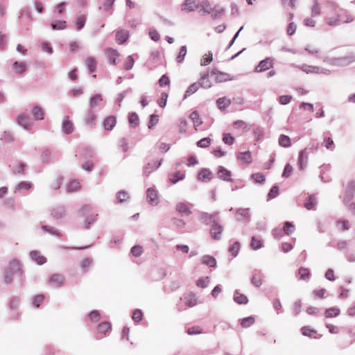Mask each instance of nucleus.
I'll list each match as a JSON object with an SVG mask.
<instances>
[{"mask_svg":"<svg viewBox=\"0 0 355 355\" xmlns=\"http://www.w3.org/2000/svg\"><path fill=\"white\" fill-rule=\"evenodd\" d=\"M21 270V266L19 261L15 260L10 261L5 270L4 282L7 284L11 283L13 280V277L19 273Z\"/></svg>","mask_w":355,"mask_h":355,"instance_id":"obj_2","label":"nucleus"},{"mask_svg":"<svg viewBox=\"0 0 355 355\" xmlns=\"http://www.w3.org/2000/svg\"><path fill=\"white\" fill-rule=\"evenodd\" d=\"M17 121L18 125H21L25 130L30 129L32 125L30 116L24 114H19Z\"/></svg>","mask_w":355,"mask_h":355,"instance_id":"obj_14","label":"nucleus"},{"mask_svg":"<svg viewBox=\"0 0 355 355\" xmlns=\"http://www.w3.org/2000/svg\"><path fill=\"white\" fill-rule=\"evenodd\" d=\"M199 4L198 0H185L184 3L182 5V10L190 12L196 10Z\"/></svg>","mask_w":355,"mask_h":355,"instance_id":"obj_18","label":"nucleus"},{"mask_svg":"<svg viewBox=\"0 0 355 355\" xmlns=\"http://www.w3.org/2000/svg\"><path fill=\"white\" fill-rule=\"evenodd\" d=\"M42 230L53 236H61L60 233L59 232V231L57 229L50 227V226L43 225V226H42Z\"/></svg>","mask_w":355,"mask_h":355,"instance_id":"obj_51","label":"nucleus"},{"mask_svg":"<svg viewBox=\"0 0 355 355\" xmlns=\"http://www.w3.org/2000/svg\"><path fill=\"white\" fill-rule=\"evenodd\" d=\"M240 250V243L239 242H235L230 247L229 251L231 252L233 257H236L238 255Z\"/></svg>","mask_w":355,"mask_h":355,"instance_id":"obj_63","label":"nucleus"},{"mask_svg":"<svg viewBox=\"0 0 355 355\" xmlns=\"http://www.w3.org/2000/svg\"><path fill=\"white\" fill-rule=\"evenodd\" d=\"M26 63L24 61L17 62L13 63V69L16 73L21 74L26 70Z\"/></svg>","mask_w":355,"mask_h":355,"instance_id":"obj_30","label":"nucleus"},{"mask_svg":"<svg viewBox=\"0 0 355 355\" xmlns=\"http://www.w3.org/2000/svg\"><path fill=\"white\" fill-rule=\"evenodd\" d=\"M213 61V53L211 51H209L208 54H205L203 56L202 60H200L201 66H207Z\"/></svg>","mask_w":355,"mask_h":355,"instance_id":"obj_52","label":"nucleus"},{"mask_svg":"<svg viewBox=\"0 0 355 355\" xmlns=\"http://www.w3.org/2000/svg\"><path fill=\"white\" fill-rule=\"evenodd\" d=\"M254 322H255L254 318L252 316H248V317L243 318L241 320V325L243 328H248V327L252 326V324H254Z\"/></svg>","mask_w":355,"mask_h":355,"instance_id":"obj_45","label":"nucleus"},{"mask_svg":"<svg viewBox=\"0 0 355 355\" xmlns=\"http://www.w3.org/2000/svg\"><path fill=\"white\" fill-rule=\"evenodd\" d=\"M87 20L86 15L85 14L79 15L77 16L75 24L76 30L79 31L84 28Z\"/></svg>","mask_w":355,"mask_h":355,"instance_id":"obj_32","label":"nucleus"},{"mask_svg":"<svg viewBox=\"0 0 355 355\" xmlns=\"http://www.w3.org/2000/svg\"><path fill=\"white\" fill-rule=\"evenodd\" d=\"M211 75L215 76V80L217 83H223L232 79L230 74L221 72L216 69H212Z\"/></svg>","mask_w":355,"mask_h":355,"instance_id":"obj_13","label":"nucleus"},{"mask_svg":"<svg viewBox=\"0 0 355 355\" xmlns=\"http://www.w3.org/2000/svg\"><path fill=\"white\" fill-rule=\"evenodd\" d=\"M199 84L198 83H193L192 85H189L187 90L186 91V93L184 94V99L187 98L191 94L195 93L198 91L199 89Z\"/></svg>","mask_w":355,"mask_h":355,"instance_id":"obj_46","label":"nucleus"},{"mask_svg":"<svg viewBox=\"0 0 355 355\" xmlns=\"http://www.w3.org/2000/svg\"><path fill=\"white\" fill-rule=\"evenodd\" d=\"M129 37V32L126 29H120L117 31L116 38L119 44H121L126 42Z\"/></svg>","mask_w":355,"mask_h":355,"instance_id":"obj_22","label":"nucleus"},{"mask_svg":"<svg viewBox=\"0 0 355 355\" xmlns=\"http://www.w3.org/2000/svg\"><path fill=\"white\" fill-rule=\"evenodd\" d=\"M233 300L239 304H246L248 302V297L239 292L234 293Z\"/></svg>","mask_w":355,"mask_h":355,"instance_id":"obj_34","label":"nucleus"},{"mask_svg":"<svg viewBox=\"0 0 355 355\" xmlns=\"http://www.w3.org/2000/svg\"><path fill=\"white\" fill-rule=\"evenodd\" d=\"M41 49L43 52L47 53L49 55L52 54L53 52V48L51 47L50 43L48 42H42L41 43Z\"/></svg>","mask_w":355,"mask_h":355,"instance_id":"obj_60","label":"nucleus"},{"mask_svg":"<svg viewBox=\"0 0 355 355\" xmlns=\"http://www.w3.org/2000/svg\"><path fill=\"white\" fill-rule=\"evenodd\" d=\"M252 180H254L257 183H263L266 181V178L261 173H255L251 175Z\"/></svg>","mask_w":355,"mask_h":355,"instance_id":"obj_57","label":"nucleus"},{"mask_svg":"<svg viewBox=\"0 0 355 355\" xmlns=\"http://www.w3.org/2000/svg\"><path fill=\"white\" fill-rule=\"evenodd\" d=\"M223 232V225L218 223V220H214V223L211 224V229H209V234H211L212 238L215 240H220L222 237Z\"/></svg>","mask_w":355,"mask_h":355,"instance_id":"obj_5","label":"nucleus"},{"mask_svg":"<svg viewBox=\"0 0 355 355\" xmlns=\"http://www.w3.org/2000/svg\"><path fill=\"white\" fill-rule=\"evenodd\" d=\"M237 157L247 164H250L252 162V157L249 150L239 153Z\"/></svg>","mask_w":355,"mask_h":355,"instance_id":"obj_33","label":"nucleus"},{"mask_svg":"<svg viewBox=\"0 0 355 355\" xmlns=\"http://www.w3.org/2000/svg\"><path fill=\"white\" fill-rule=\"evenodd\" d=\"M198 178L200 181H209L211 179V172L204 168L198 173Z\"/></svg>","mask_w":355,"mask_h":355,"instance_id":"obj_38","label":"nucleus"},{"mask_svg":"<svg viewBox=\"0 0 355 355\" xmlns=\"http://www.w3.org/2000/svg\"><path fill=\"white\" fill-rule=\"evenodd\" d=\"M96 115L92 110H89L85 116V123L87 125H93Z\"/></svg>","mask_w":355,"mask_h":355,"instance_id":"obj_35","label":"nucleus"},{"mask_svg":"<svg viewBox=\"0 0 355 355\" xmlns=\"http://www.w3.org/2000/svg\"><path fill=\"white\" fill-rule=\"evenodd\" d=\"M350 223L347 220H339L337 221V228L341 231H345L350 229Z\"/></svg>","mask_w":355,"mask_h":355,"instance_id":"obj_44","label":"nucleus"},{"mask_svg":"<svg viewBox=\"0 0 355 355\" xmlns=\"http://www.w3.org/2000/svg\"><path fill=\"white\" fill-rule=\"evenodd\" d=\"M65 277L60 274H53L50 276L49 279V285L53 288L60 287L64 283Z\"/></svg>","mask_w":355,"mask_h":355,"instance_id":"obj_9","label":"nucleus"},{"mask_svg":"<svg viewBox=\"0 0 355 355\" xmlns=\"http://www.w3.org/2000/svg\"><path fill=\"white\" fill-rule=\"evenodd\" d=\"M231 172L223 166H220L219 170H218V177L224 181L231 182Z\"/></svg>","mask_w":355,"mask_h":355,"instance_id":"obj_24","label":"nucleus"},{"mask_svg":"<svg viewBox=\"0 0 355 355\" xmlns=\"http://www.w3.org/2000/svg\"><path fill=\"white\" fill-rule=\"evenodd\" d=\"M171 223L173 225L176 227L178 230L183 229L186 225V222L183 220L174 217L171 219Z\"/></svg>","mask_w":355,"mask_h":355,"instance_id":"obj_47","label":"nucleus"},{"mask_svg":"<svg viewBox=\"0 0 355 355\" xmlns=\"http://www.w3.org/2000/svg\"><path fill=\"white\" fill-rule=\"evenodd\" d=\"M33 184L31 182L28 181H21L19 182L15 188L14 189V192L21 193L26 191H28L32 188Z\"/></svg>","mask_w":355,"mask_h":355,"instance_id":"obj_19","label":"nucleus"},{"mask_svg":"<svg viewBox=\"0 0 355 355\" xmlns=\"http://www.w3.org/2000/svg\"><path fill=\"white\" fill-rule=\"evenodd\" d=\"M182 300H184L186 305L189 307L195 306L198 304V300L196 295L193 293L187 294Z\"/></svg>","mask_w":355,"mask_h":355,"instance_id":"obj_21","label":"nucleus"},{"mask_svg":"<svg viewBox=\"0 0 355 355\" xmlns=\"http://www.w3.org/2000/svg\"><path fill=\"white\" fill-rule=\"evenodd\" d=\"M340 314V310L338 308H328L325 311V316L327 318L337 317Z\"/></svg>","mask_w":355,"mask_h":355,"instance_id":"obj_55","label":"nucleus"},{"mask_svg":"<svg viewBox=\"0 0 355 355\" xmlns=\"http://www.w3.org/2000/svg\"><path fill=\"white\" fill-rule=\"evenodd\" d=\"M116 124V119L114 116H107L104 119L103 127L105 130H111Z\"/></svg>","mask_w":355,"mask_h":355,"instance_id":"obj_25","label":"nucleus"},{"mask_svg":"<svg viewBox=\"0 0 355 355\" xmlns=\"http://www.w3.org/2000/svg\"><path fill=\"white\" fill-rule=\"evenodd\" d=\"M295 227L291 222L286 221L284 225V231L287 235L291 234L294 232Z\"/></svg>","mask_w":355,"mask_h":355,"instance_id":"obj_62","label":"nucleus"},{"mask_svg":"<svg viewBox=\"0 0 355 355\" xmlns=\"http://www.w3.org/2000/svg\"><path fill=\"white\" fill-rule=\"evenodd\" d=\"M315 204H316L315 198L312 196H309L307 198V200H305L304 205L306 209L311 210L313 208V206Z\"/></svg>","mask_w":355,"mask_h":355,"instance_id":"obj_59","label":"nucleus"},{"mask_svg":"<svg viewBox=\"0 0 355 355\" xmlns=\"http://www.w3.org/2000/svg\"><path fill=\"white\" fill-rule=\"evenodd\" d=\"M80 184L77 180H71L67 184V192H74L79 189Z\"/></svg>","mask_w":355,"mask_h":355,"instance_id":"obj_49","label":"nucleus"},{"mask_svg":"<svg viewBox=\"0 0 355 355\" xmlns=\"http://www.w3.org/2000/svg\"><path fill=\"white\" fill-rule=\"evenodd\" d=\"M187 53V48L186 45H183L180 47V52L178 55L177 56L176 60L178 62L180 63L183 61Z\"/></svg>","mask_w":355,"mask_h":355,"instance_id":"obj_54","label":"nucleus"},{"mask_svg":"<svg viewBox=\"0 0 355 355\" xmlns=\"http://www.w3.org/2000/svg\"><path fill=\"white\" fill-rule=\"evenodd\" d=\"M199 220L204 224L214 223V221H218V212L209 214L207 212H200L199 214Z\"/></svg>","mask_w":355,"mask_h":355,"instance_id":"obj_7","label":"nucleus"},{"mask_svg":"<svg viewBox=\"0 0 355 355\" xmlns=\"http://www.w3.org/2000/svg\"><path fill=\"white\" fill-rule=\"evenodd\" d=\"M128 121L130 125L133 127H136L139 125V117L135 112L129 114Z\"/></svg>","mask_w":355,"mask_h":355,"instance_id":"obj_53","label":"nucleus"},{"mask_svg":"<svg viewBox=\"0 0 355 355\" xmlns=\"http://www.w3.org/2000/svg\"><path fill=\"white\" fill-rule=\"evenodd\" d=\"M308 155L307 148L302 150L299 153L298 157V165L300 170H303L308 163Z\"/></svg>","mask_w":355,"mask_h":355,"instance_id":"obj_15","label":"nucleus"},{"mask_svg":"<svg viewBox=\"0 0 355 355\" xmlns=\"http://www.w3.org/2000/svg\"><path fill=\"white\" fill-rule=\"evenodd\" d=\"M50 213L53 218L59 220L65 217L66 209L62 205H58L52 207Z\"/></svg>","mask_w":355,"mask_h":355,"instance_id":"obj_10","label":"nucleus"},{"mask_svg":"<svg viewBox=\"0 0 355 355\" xmlns=\"http://www.w3.org/2000/svg\"><path fill=\"white\" fill-rule=\"evenodd\" d=\"M162 160H152L144 166V174L148 176L151 173L157 170L162 165Z\"/></svg>","mask_w":355,"mask_h":355,"instance_id":"obj_11","label":"nucleus"},{"mask_svg":"<svg viewBox=\"0 0 355 355\" xmlns=\"http://www.w3.org/2000/svg\"><path fill=\"white\" fill-rule=\"evenodd\" d=\"M176 210L182 216H189L191 211L189 209V205L186 202H179L176 205Z\"/></svg>","mask_w":355,"mask_h":355,"instance_id":"obj_23","label":"nucleus"},{"mask_svg":"<svg viewBox=\"0 0 355 355\" xmlns=\"http://www.w3.org/2000/svg\"><path fill=\"white\" fill-rule=\"evenodd\" d=\"M250 246L252 250H257L262 247L261 241L256 236H252Z\"/></svg>","mask_w":355,"mask_h":355,"instance_id":"obj_50","label":"nucleus"},{"mask_svg":"<svg viewBox=\"0 0 355 355\" xmlns=\"http://www.w3.org/2000/svg\"><path fill=\"white\" fill-rule=\"evenodd\" d=\"M200 82L198 83L200 86L204 88H209L211 87V82L209 80V73L205 72L200 74Z\"/></svg>","mask_w":355,"mask_h":355,"instance_id":"obj_27","label":"nucleus"},{"mask_svg":"<svg viewBox=\"0 0 355 355\" xmlns=\"http://www.w3.org/2000/svg\"><path fill=\"white\" fill-rule=\"evenodd\" d=\"M189 118L191 119V121L193 122V124H194L196 129H197V127L198 125H201L202 121L200 119L199 114L197 111H193L190 114Z\"/></svg>","mask_w":355,"mask_h":355,"instance_id":"obj_41","label":"nucleus"},{"mask_svg":"<svg viewBox=\"0 0 355 355\" xmlns=\"http://www.w3.org/2000/svg\"><path fill=\"white\" fill-rule=\"evenodd\" d=\"M33 116L35 120H42L44 116V112L42 107L35 106L32 110Z\"/></svg>","mask_w":355,"mask_h":355,"instance_id":"obj_42","label":"nucleus"},{"mask_svg":"<svg viewBox=\"0 0 355 355\" xmlns=\"http://www.w3.org/2000/svg\"><path fill=\"white\" fill-rule=\"evenodd\" d=\"M274 65V60L272 58H266L265 60H261L259 62L258 65L255 68V71L260 73L262 71H267L270 68H272Z\"/></svg>","mask_w":355,"mask_h":355,"instance_id":"obj_8","label":"nucleus"},{"mask_svg":"<svg viewBox=\"0 0 355 355\" xmlns=\"http://www.w3.org/2000/svg\"><path fill=\"white\" fill-rule=\"evenodd\" d=\"M327 6L331 12L336 13V17H327V24L330 26H337L342 23H350L354 21V17L346 10L339 8L338 6L334 1H328Z\"/></svg>","mask_w":355,"mask_h":355,"instance_id":"obj_1","label":"nucleus"},{"mask_svg":"<svg viewBox=\"0 0 355 355\" xmlns=\"http://www.w3.org/2000/svg\"><path fill=\"white\" fill-rule=\"evenodd\" d=\"M62 132L64 134H71L74 130V125L71 121L69 120V116H64L62 121Z\"/></svg>","mask_w":355,"mask_h":355,"instance_id":"obj_12","label":"nucleus"},{"mask_svg":"<svg viewBox=\"0 0 355 355\" xmlns=\"http://www.w3.org/2000/svg\"><path fill=\"white\" fill-rule=\"evenodd\" d=\"M184 178V174L181 173L180 172H176L171 175L170 180L173 184H175L179 182L180 180H182Z\"/></svg>","mask_w":355,"mask_h":355,"instance_id":"obj_56","label":"nucleus"},{"mask_svg":"<svg viewBox=\"0 0 355 355\" xmlns=\"http://www.w3.org/2000/svg\"><path fill=\"white\" fill-rule=\"evenodd\" d=\"M51 26L53 30H64L67 28V21L54 20L51 21Z\"/></svg>","mask_w":355,"mask_h":355,"instance_id":"obj_39","label":"nucleus"},{"mask_svg":"<svg viewBox=\"0 0 355 355\" xmlns=\"http://www.w3.org/2000/svg\"><path fill=\"white\" fill-rule=\"evenodd\" d=\"M354 193L355 182L352 180L348 182L345 189V196L343 198V202L345 205H347V203L350 202L352 201L354 196Z\"/></svg>","mask_w":355,"mask_h":355,"instance_id":"obj_6","label":"nucleus"},{"mask_svg":"<svg viewBox=\"0 0 355 355\" xmlns=\"http://www.w3.org/2000/svg\"><path fill=\"white\" fill-rule=\"evenodd\" d=\"M30 257L32 260L36 262L39 265L45 263L47 260L46 258L41 254L38 251H32L30 252Z\"/></svg>","mask_w":355,"mask_h":355,"instance_id":"obj_20","label":"nucleus"},{"mask_svg":"<svg viewBox=\"0 0 355 355\" xmlns=\"http://www.w3.org/2000/svg\"><path fill=\"white\" fill-rule=\"evenodd\" d=\"M200 11L204 14L212 13L214 7L211 6L208 0H204L200 3Z\"/></svg>","mask_w":355,"mask_h":355,"instance_id":"obj_29","label":"nucleus"},{"mask_svg":"<svg viewBox=\"0 0 355 355\" xmlns=\"http://www.w3.org/2000/svg\"><path fill=\"white\" fill-rule=\"evenodd\" d=\"M278 144L284 148H288L291 146V140L289 137L286 135H281L278 139Z\"/></svg>","mask_w":355,"mask_h":355,"instance_id":"obj_31","label":"nucleus"},{"mask_svg":"<svg viewBox=\"0 0 355 355\" xmlns=\"http://www.w3.org/2000/svg\"><path fill=\"white\" fill-rule=\"evenodd\" d=\"M130 252L132 255L136 257H138L142 254L144 252L143 247L139 245H135L132 247L130 250Z\"/></svg>","mask_w":355,"mask_h":355,"instance_id":"obj_58","label":"nucleus"},{"mask_svg":"<svg viewBox=\"0 0 355 355\" xmlns=\"http://www.w3.org/2000/svg\"><path fill=\"white\" fill-rule=\"evenodd\" d=\"M105 53H107V56L110 61L111 62V63H112L113 64H116V59L119 57V53L117 52V51L115 49H109L107 50V52H105Z\"/></svg>","mask_w":355,"mask_h":355,"instance_id":"obj_36","label":"nucleus"},{"mask_svg":"<svg viewBox=\"0 0 355 355\" xmlns=\"http://www.w3.org/2000/svg\"><path fill=\"white\" fill-rule=\"evenodd\" d=\"M97 216V214H92L86 217L85 220V228L86 230H89L91 227V225L96 221Z\"/></svg>","mask_w":355,"mask_h":355,"instance_id":"obj_40","label":"nucleus"},{"mask_svg":"<svg viewBox=\"0 0 355 355\" xmlns=\"http://www.w3.org/2000/svg\"><path fill=\"white\" fill-rule=\"evenodd\" d=\"M146 198L148 203L155 205L158 203L157 191L153 188L147 189Z\"/></svg>","mask_w":355,"mask_h":355,"instance_id":"obj_16","label":"nucleus"},{"mask_svg":"<svg viewBox=\"0 0 355 355\" xmlns=\"http://www.w3.org/2000/svg\"><path fill=\"white\" fill-rule=\"evenodd\" d=\"M250 218V209H243L240 208L236 211V220L238 221H243L245 219H249Z\"/></svg>","mask_w":355,"mask_h":355,"instance_id":"obj_17","label":"nucleus"},{"mask_svg":"<svg viewBox=\"0 0 355 355\" xmlns=\"http://www.w3.org/2000/svg\"><path fill=\"white\" fill-rule=\"evenodd\" d=\"M201 263L211 268H214L216 265V261L214 257L209 255L202 257Z\"/></svg>","mask_w":355,"mask_h":355,"instance_id":"obj_28","label":"nucleus"},{"mask_svg":"<svg viewBox=\"0 0 355 355\" xmlns=\"http://www.w3.org/2000/svg\"><path fill=\"white\" fill-rule=\"evenodd\" d=\"M217 106L219 107V109L223 110L227 106H229L231 103L230 100L227 99L225 97L220 98L216 101Z\"/></svg>","mask_w":355,"mask_h":355,"instance_id":"obj_48","label":"nucleus"},{"mask_svg":"<svg viewBox=\"0 0 355 355\" xmlns=\"http://www.w3.org/2000/svg\"><path fill=\"white\" fill-rule=\"evenodd\" d=\"M298 272L300 275V279L306 280L309 279L310 272L307 268H299Z\"/></svg>","mask_w":355,"mask_h":355,"instance_id":"obj_64","label":"nucleus"},{"mask_svg":"<svg viewBox=\"0 0 355 355\" xmlns=\"http://www.w3.org/2000/svg\"><path fill=\"white\" fill-rule=\"evenodd\" d=\"M85 63L88 70L90 71L91 73L96 70V61L93 57H88L86 59Z\"/></svg>","mask_w":355,"mask_h":355,"instance_id":"obj_43","label":"nucleus"},{"mask_svg":"<svg viewBox=\"0 0 355 355\" xmlns=\"http://www.w3.org/2000/svg\"><path fill=\"white\" fill-rule=\"evenodd\" d=\"M355 60L354 57H340V58H330L327 56L324 58L323 62L331 65V66H337L342 67L349 64L350 62Z\"/></svg>","mask_w":355,"mask_h":355,"instance_id":"obj_4","label":"nucleus"},{"mask_svg":"<svg viewBox=\"0 0 355 355\" xmlns=\"http://www.w3.org/2000/svg\"><path fill=\"white\" fill-rule=\"evenodd\" d=\"M111 329V324L109 322H103L97 327V331L98 332L105 334L107 331L110 330Z\"/></svg>","mask_w":355,"mask_h":355,"instance_id":"obj_61","label":"nucleus"},{"mask_svg":"<svg viewBox=\"0 0 355 355\" xmlns=\"http://www.w3.org/2000/svg\"><path fill=\"white\" fill-rule=\"evenodd\" d=\"M103 101L102 96L100 94H96L94 96H92L89 101V106H90V110H92L96 107H99Z\"/></svg>","mask_w":355,"mask_h":355,"instance_id":"obj_26","label":"nucleus"},{"mask_svg":"<svg viewBox=\"0 0 355 355\" xmlns=\"http://www.w3.org/2000/svg\"><path fill=\"white\" fill-rule=\"evenodd\" d=\"M296 68L303 71L306 73H315V74H324L326 76H329L331 73V71L329 69H324L323 67H318V66H311L306 64H303L302 65H294Z\"/></svg>","mask_w":355,"mask_h":355,"instance_id":"obj_3","label":"nucleus"},{"mask_svg":"<svg viewBox=\"0 0 355 355\" xmlns=\"http://www.w3.org/2000/svg\"><path fill=\"white\" fill-rule=\"evenodd\" d=\"M225 12V8L224 7L216 5L214 6L213 11L211 14V17L213 19H217L220 17Z\"/></svg>","mask_w":355,"mask_h":355,"instance_id":"obj_37","label":"nucleus"}]
</instances>
